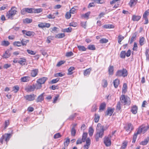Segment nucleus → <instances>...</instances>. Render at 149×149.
I'll use <instances>...</instances> for the list:
<instances>
[{
	"label": "nucleus",
	"instance_id": "34",
	"mask_svg": "<svg viewBox=\"0 0 149 149\" xmlns=\"http://www.w3.org/2000/svg\"><path fill=\"white\" fill-rule=\"evenodd\" d=\"M126 55V52L125 51H122L120 53V58H125Z\"/></svg>",
	"mask_w": 149,
	"mask_h": 149
},
{
	"label": "nucleus",
	"instance_id": "61",
	"mask_svg": "<svg viewBox=\"0 0 149 149\" xmlns=\"http://www.w3.org/2000/svg\"><path fill=\"white\" fill-rule=\"evenodd\" d=\"M73 55V53L72 52H67L65 54V56L67 57H70L72 56Z\"/></svg>",
	"mask_w": 149,
	"mask_h": 149
},
{
	"label": "nucleus",
	"instance_id": "5",
	"mask_svg": "<svg viewBox=\"0 0 149 149\" xmlns=\"http://www.w3.org/2000/svg\"><path fill=\"white\" fill-rule=\"evenodd\" d=\"M111 134H109L108 136H105L104 138V143L107 147H109L111 145Z\"/></svg>",
	"mask_w": 149,
	"mask_h": 149
},
{
	"label": "nucleus",
	"instance_id": "28",
	"mask_svg": "<svg viewBox=\"0 0 149 149\" xmlns=\"http://www.w3.org/2000/svg\"><path fill=\"white\" fill-rule=\"evenodd\" d=\"M75 69L74 68V67H71L68 69V74L69 75H71L73 72H72V71H73Z\"/></svg>",
	"mask_w": 149,
	"mask_h": 149
},
{
	"label": "nucleus",
	"instance_id": "49",
	"mask_svg": "<svg viewBox=\"0 0 149 149\" xmlns=\"http://www.w3.org/2000/svg\"><path fill=\"white\" fill-rule=\"evenodd\" d=\"M108 41V40L106 38H102L100 40V42L102 43H106Z\"/></svg>",
	"mask_w": 149,
	"mask_h": 149
},
{
	"label": "nucleus",
	"instance_id": "45",
	"mask_svg": "<svg viewBox=\"0 0 149 149\" xmlns=\"http://www.w3.org/2000/svg\"><path fill=\"white\" fill-rule=\"evenodd\" d=\"M61 135L59 133H57L55 134L54 136V138L55 139H56L61 137Z\"/></svg>",
	"mask_w": 149,
	"mask_h": 149
},
{
	"label": "nucleus",
	"instance_id": "35",
	"mask_svg": "<svg viewBox=\"0 0 149 149\" xmlns=\"http://www.w3.org/2000/svg\"><path fill=\"white\" fill-rule=\"evenodd\" d=\"M94 132V130L92 127H90L88 130V133L89 136H91L93 135Z\"/></svg>",
	"mask_w": 149,
	"mask_h": 149
},
{
	"label": "nucleus",
	"instance_id": "50",
	"mask_svg": "<svg viewBox=\"0 0 149 149\" xmlns=\"http://www.w3.org/2000/svg\"><path fill=\"white\" fill-rule=\"evenodd\" d=\"M104 28H114V26L111 24H107L104 26Z\"/></svg>",
	"mask_w": 149,
	"mask_h": 149
},
{
	"label": "nucleus",
	"instance_id": "51",
	"mask_svg": "<svg viewBox=\"0 0 149 149\" xmlns=\"http://www.w3.org/2000/svg\"><path fill=\"white\" fill-rule=\"evenodd\" d=\"M149 15V9L145 11L143 15V17H147V16Z\"/></svg>",
	"mask_w": 149,
	"mask_h": 149
},
{
	"label": "nucleus",
	"instance_id": "42",
	"mask_svg": "<svg viewBox=\"0 0 149 149\" xmlns=\"http://www.w3.org/2000/svg\"><path fill=\"white\" fill-rule=\"evenodd\" d=\"M88 49L90 50H95V47L93 45H89L88 47Z\"/></svg>",
	"mask_w": 149,
	"mask_h": 149
},
{
	"label": "nucleus",
	"instance_id": "27",
	"mask_svg": "<svg viewBox=\"0 0 149 149\" xmlns=\"http://www.w3.org/2000/svg\"><path fill=\"white\" fill-rule=\"evenodd\" d=\"M21 41L22 45L23 46H26V45L27 43L29 42V40L22 39L21 40Z\"/></svg>",
	"mask_w": 149,
	"mask_h": 149
},
{
	"label": "nucleus",
	"instance_id": "57",
	"mask_svg": "<svg viewBox=\"0 0 149 149\" xmlns=\"http://www.w3.org/2000/svg\"><path fill=\"white\" fill-rule=\"evenodd\" d=\"M77 115L76 113H74L71 115H70L68 118V119L69 120H72Z\"/></svg>",
	"mask_w": 149,
	"mask_h": 149
},
{
	"label": "nucleus",
	"instance_id": "14",
	"mask_svg": "<svg viewBox=\"0 0 149 149\" xmlns=\"http://www.w3.org/2000/svg\"><path fill=\"white\" fill-rule=\"evenodd\" d=\"M136 36L137 34L136 33H135L133 34L131 38L129 40V42L130 44H132L136 39Z\"/></svg>",
	"mask_w": 149,
	"mask_h": 149
},
{
	"label": "nucleus",
	"instance_id": "7",
	"mask_svg": "<svg viewBox=\"0 0 149 149\" xmlns=\"http://www.w3.org/2000/svg\"><path fill=\"white\" fill-rule=\"evenodd\" d=\"M38 69H33L31 71V75L32 77H35L38 74Z\"/></svg>",
	"mask_w": 149,
	"mask_h": 149
},
{
	"label": "nucleus",
	"instance_id": "8",
	"mask_svg": "<svg viewBox=\"0 0 149 149\" xmlns=\"http://www.w3.org/2000/svg\"><path fill=\"white\" fill-rule=\"evenodd\" d=\"M47 79V78L46 77H43L42 78L39 79L37 81V83L38 84H44L45 81Z\"/></svg>",
	"mask_w": 149,
	"mask_h": 149
},
{
	"label": "nucleus",
	"instance_id": "22",
	"mask_svg": "<svg viewBox=\"0 0 149 149\" xmlns=\"http://www.w3.org/2000/svg\"><path fill=\"white\" fill-rule=\"evenodd\" d=\"M30 79V77H29L26 76L24 77L21 78V81L23 82H25L29 81Z\"/></svg>",
	"mask_w": 149,
	"mask_h": 149
},
{
	"label": "nucleus",
	"instance_id": "20",
	"mask_svg": "<svg viewBox=\"0 0 149 149\" xmlns=\"http://www.w3.org/2000/svg\"><path fill=\"white\" fill-rule=\"evenodd\" d=\"M44 94L43 93L39 96L36 99V102H41L43 100V94Z\"/></svg>",
	"mask_w": 149,
	"mask_h": 149
},
{
	"label": "nucleus",
	"instance_id": "38",
	"mask_svg": "<svg viewBox=\"0 0 149 149\" xmlns=\"http://www.w3.org/2000/svg\"><path fill=\"white\" fill-rule=\"evenodd\" d=\"M127 88V84H124L122 88V92L123 93H125Z\"/></svg>",
	"mask_w": 149,
	"mask_h": 149
},
{
	"label": "nucleus",
	"instance_id": "37",
	"mask_svg": "<svg viewBox=\"0 0 149 149\" xmlns=\"http://www.w3.org/2000/svg\"><path fill=\"white\" fill-rule=\"evenodd\" d=\"M100 118V116L98 115L95 114V118L94 119L95 122L96 123H97L99 120Z\"/></svg>",
	"mask_w": 149,
	"mask_h": 149
},
{
	"label": "nucleus",
	"instance_id": "21",
	"mask_svg": "<svg viewBox=\"0 0 149 149\" xmlns=\"http://www.w3.org/2000/svg\"><path fill=\"white\" fill-rule=\"evenodd\" d=\"M91 70V68H89L84 70V75L85 76H88L90 73Z\"/></svg>",
	"mask_w": 149,
	"mask_h": 149
},
{
	"label": "nucleus",
	"instance_id": "26",
	"mask_svg": "<svg viewBox=\"0 0 149 149\" xmlns=\"http://www.w3.org/2000/svg\"><path fill=\"white\" fill-rule=\"evenodd\" d=\"M137 1V0H130L129 4L130 6L132 7V6L135 5Z\"/></svg>",
	"mask_w": 149,
	"mask_h": 149
},
{
	"label": "nucleus",
	"instance_id": "36",
	"mask_svg": "<svg viewBox=\"0 0 149 149\" xmlns=\"http://www.w3.org/2000/svg\"><path fill=\"white\" fill-rule=\"evenodd\" d=\"M77 47L80 51H85L86 50V48L84 46L79 45Z\"/></svg>",
	"mask_w": 149,
	"mask_h": 149
},
{
	"label": "nucleus",
	"instance_id": "41",
	"mask_svg": "<svg viewBox=\"0 0 149 149\" xmlns=\"http://www.w3.org/2000/svg\"><path fill=\"white\" fill-rule=\"evenodd\" d=\"M13 91H14L15 93H17L19 90V87L17 86H15L13 88Z\"/></svg>",
	"mask_w": 149,
	"mask_h": 149
},
{
	"label": "nucleus",
	"instance_id": "12",
	"mask_svg": "<svg viewBox=\"0 0 149 149\" xmlns=\"http://www.w3.org/2000/svg\"><path fill=\"white\" fill-rule=\"evenodd\" d=\"M22 32L24 34H25L26 36H33L34 33L32 31H27L26 30H23L22 31Z\"/></svg>",
	"mask_w": 149,
	"mask_h": 149
},
{
	"label": "nucleus",
	"instance_id": "32",
	"mask_svg": "<svg viewBox=\"0 0 149 149\" xmlns=\"http://www.w3.org/2000/svg\"><path fill=\"white\" fill-rule=\"evenodd\" d=\"M149 139H145L144 141H141L140 143V144L143 145H146L148 142Z\"/></svg>",
	"mask_w": 149,
	"mask_h": 149
},
{
	"label": "nucleus",
	"instance_id": "9",
	"mask_svg": "<svg viewBox=\"0 0 149 149\" xmlns=\"http://www.w3.org/2000/svg\"><path fill=\"white\" fill-rule=\"evenodd\" d=\"M114 110V108L111 109L110 108H108L105 113V115L111 116Z\"/></svg>",
	"mask_w": 149,
	"mask_h": 149
},
{
	"label": "nucleus",
	"instance_id": "4",
	"mask_svg": "<svg viewBox=\"0 0 149 149\" xmlns=\"http://www.w3.org/2000/svg\"><path fill=\"white\" fill-rule=\"evenodd\" d=\"M121 102L124 105H130L131 103L130 98L129 97H125L124 95H122L120 98Z\"/></svg>",
	"mask_w": 149,
	"mask_h": 149
},
{
	"label": "nucleus",
	"instance_id": "3",
	"mask_svg": "<svg viewBox=\"0 0 149 149\" xmlns=\"http://www.w3.org/2000/svg\"><path fill=\"white\" fill-rule=\"evenodd\" d=\"M128 74L127 70L125 68L118 70L116 72V75L118 77H126Z\"/></svg>",
	"mask_w": 149,
	"mask_h": 149
},
{
	"label": "nucleus",
	"instance_id": "2",
	"mask_svg": "<svg viewBox=\"0 0 149 149\" xmlns=\"http://www.w3.org/2000/svg\"><path fill=\"white\" fill-rule=\"evenodd\" d=\"M17 13L16 10V8L15 7H13L7 13L6 16L8 19H13V17Z\"/></svg>",
	"mask_w": 149,
	"mask_h": 149
},
{
	"label": "nucleus",
	"instance_id": "16",
	"mask_svg": "<svg viewBox=\"0 0 149 149\" xmlns=\"http://www.w3.org/2000/svg\"><path fill=\"white\" fill-rule=\"evenodd\" d=\"M125 129L127 132H128V130L131 131L133 129V126L131 123H128Z\"/></svg>",
	"mask_w": 149,
	"mask_h": 149
},
{
	"label": "nucleus",
	"instance_id": "6",
	"mask_svg": "<svg viewBox=\"0 0 149 149\" xmlns=\"http://www.w3.org/2000/svg\"><path fill=\"white\" fill-rule=\"evenodd\" d=\"M25 98L28 101H32L36 97V95L34 94L27 95L24 96Z\"/></svg>",
	"mask_w": 149,
	"mask_h": 149
},
{
	"label": "nucleus",
	"instance_id": "30",
	"mask_svg": "<svg viewBox=\"0 0 149 149\" xmlns=\"http://www.w3.org/2000/svg\"><path fill=\"white\" fill-rule=\"evenodd\" d=\"M77 6H74L70 10V12L71 14H74L76 13Z\"/></svg>",
	"mask_w": 149,
	"mask_h": 149
},
{
	"label": "nucleus",
	"instance_id": "33",
	"mask_svg": "<svg viewBox=\"0 0 149 149\" xmlns=\"http://www.w3.org/2000/svg\"><path fill=\"white\" fill-rule=\"evenodd\" d=\"M25 10L26 11V12L29 13H31L33 12V11L34 10V8H25Z\"/></svg>",
	"mask_w": 149,
	"mask_h": 149
},
{
	"label": "nucleus",
	"instance_id": "39",
	"mask_svg": "<svg viewBox=\"0 0 149 149\" xmlns=\"http://www.w3.org/2000/svg\"><path fill=\"white\" fill-rule=\"evenodd\" d=\"M121 109V104L120 102H118L116 106V111L118 112Z\"/></svg>",
	"mask_w": 149,
	"mask_h": 149
},
{
	"label": "nucleus",
	"instance_id": "58",
	"mask_svg": "<svg viewBox=\"0 0 149 149\" xmlns=\"http://www.w3.org/2000/svg\"><path fill=\"white\" fill-rule=\"evenodd\" d=\"M59 78H57L56 79H52L51 81L52 84L56 83L59 81Z\"/></svg>",
	"mask_w": 149,
	"mask_h": 149
},
{
	"label": "nucleus",
	"instance_id": "55",
	"mask_svg": "<svg viewBox=\"0 0 149 149\" xmlns=\"http://www.w3.org/2000/svg\"><path fill=\"white\" fill-rule=\"evenodd\" d=\"M10 44L9 42L8 41H4L2 42V45L3 46H7Z\"/></svg>",
	"mask_w": 149,
	"mask_h": 149
},
{
	"label": "nucleus",
	"instance_id": "46",
	"mask_svg": "<svg viewBox=\"0 0 149 149\" xmlns=\"http://www.w3.org/2000/svg\"><path fill=\"white\" fill-rule=\"evenodd\" d=\"M13 45L15 46H20L22 45L21 41V42L19 41L15 42H13Z\"/></svg>",
	"mask_w": 149,
	"mask_h": 149
},
{
	"label": "nucleus",
	"instance_id": "24",
	"mask_svg": "<svg viewBox=\"0 0 149 149\" xmlns=\"http://www.w3.org/2000/svg\"><path fill=\"white\" fill-rule=\"evenodd\" d=\"M119 80L118 79H116L113 81V84L114 87L117 88L119 84Z\"/></svg>",
	"mask_w": 149,
	"mask_h": 149
},
{
	"label": "nucleus",
	"instance_id": "59",
	"mask_svg": "<svg viewBox=\"0 0 149 149\" xmlns=\"http://www.w3.org/2000/svg\"><path fill=\"white\" fill-rule=\"evenodd\" d=\"M32 21V19L29 18H26L24 20V22H26L27 23H29L31 22Z\"/></svg>",
	"mask_w": 149,
	"mask_h": 149
},
{
	"label": "nucleus",
	"instance_id": "40",
	"mask_svg": "<svg viewBox=\"0 0 149 149\" xmlns=\"http://www.w3.org/2000/svg\"><path fill=\"white\" fill-rule=\"evenodd\" d=\"M76 132V130L74 128V127H73L71 130V135L72 136H75Z\"/></svg>",
	"mask_w": 149,
	"mask_h": 149
},
{
	"label": "nucleus",
	"instance_id": "11",
	"mask_svg": "<svg viewBox=\"0 0 149 149\" xmlns=\"http://www.w3.org/2000/svg\"><path fill=\"white\" fill-rule=\"evenodd\" d=\"M50 24L49 23H40L38 24V26L39 27L43 28V27H47L48 28L50 27Z\"/></svg>",
	"mask_w": 149,
	"mask_h": 149
},
{
	"label": "nucleus",
	"instance_id": "64",
	"mask_svg": "<svg viewBox=\"0 0 149 149\" xmlns=\"http://www.w3.org/2000/svg\"><path fill=\"white\" fill-rule=\"evenodd\" d=\"M81 25L82 27L85 28L86 27V22H81Z\"/></svg>",
	"mask_w": 149,
	"mask_h": 149
},
{
	"label": "nucleus",
	"instance_id": "63",
	"mask_svg": "<svg viewBox=\"0 0 149 149\" xmlns=\"http://www.w3.org/2000/svg\"><path fill=\"white\" fill-rule=\"evenodd\" d=\"M27 51L28 53L30 54L34 55L36 54V53L34 51L28 49Z\"/></svg>",
	"mask_w": 149,
	"mask_h": 149
},
{
	"label": "nucleus",
	"instance_id": "52",
	"mask_svg": "<svg viewBox=\"0 0 149 149\" xmlns=\"http://www.w3.org/2000/svg\"><path fill=\"white\" fill-rule=\"evenodd\" d=\"M72 31V29H62V31L63 32H70Z\"/></svg>",
	"mask_w": 149,
	"mask_h": 149
},
{
	"label": "nucleus",
	"instance_id": "47",
	"mask_svg": "<svg viewBox=\"0 0 149 149\" xmlns=\"http://www.w3.org/2000/svg\"><path fill=\"white\" fill-rule=\"evenodd\" d=\"M142 132V129L141 128H139L138 129L137 132L136 133H134V135H136L137 136L138 134H140Z\"/></svg>",
	"mask_w": 149,
	"mask_h": 149
},
{
	"label": "nucleus",
	"instance_id": "56",
	"mask_svg": "<svg viewBox=\"0 0 149 149\" xmlns=\"http://www.w3.org/2000/svg\"><path fill=\"white\" fill-rule=\"evenodd\" d=\"M70 140L69 138H67L66 141L64 142V144L65 146H67L70 143Z\"/></svg>",
	"mask_w": 149,
	"mask_h": 149
},
{
	"label": "nucleus",
	"instance_id": "13",
	"mask_svg": "<svg viewBox=\"0 0 149 149\" xmlns=\"http://www.w3.org/2000/svg\"><path fill=\"white\" fill-rule=\"evenodd\" d=\"M138 107L136 105H134L131 107V111L132 113L134 114H136L137 112Z\"/></svg>",
	"mask_w": 149,
	"mask_h": 149
},
{
	"label": "nucleus",
	"instance_id": "25",
	"mask_svg": "<svg viewBox=\"0 0 149 149\" xmlns=\"http://www.w3.org/2000/svg\"><path fill=\"white\" fill-rule=\"evenodd\" d=\"M106 107V104L105 102H104L101 103L100 106L99 110H103Z\"/></svg>",
	"mask_w": 149,
	"mask_h": 149
},
{
	"label": "nucleus",
	"instance_id": "18",
	"mask_svg": "<svg viewBox=\"0 0 149 149\" xmlns=\"http://www.w3.org/2000/svg\"><path fill=\"white\" fill-rule=\"evenodd\" d=\"M141 18V16L139 15H134L132 16V20L134 21H139Z\"/></svg>",
	"mask_w": 149,
	"mask_h": 149
},
{
	"label": "nucleus",
	"instance_id": "31",
	"mask_svg": "<svg viewBox=\"0 0 149 149\" xmlns=\"http://www.w3.org/2000/svg\"><path fill=\"white\" fill-rule=\"evenodd\" d=\"M87 133H84L82 135V140L83 142H85L87 138Z\"/></svg>",
	"mask_w": 149,
	"mask_h": 149
},
{
	"label": "nucleus",
	"instance_id": "62",
	"mask_svg": "<svg viewBox=\"0 0 149 149\" xmlns=\"http://www.w3.org/2000/svg\"><path fill=\"white\" fill-rule=\"evenodd\" d=\"M77 23L75 22H72L69 24V25L70 26H72L74 27H76L77 25Z\"/></svg>",
	"mask_w": 149,
	"mask_h": 149
},
{
	"label": "nucleus",
	"instance_id": "43",
	"mask_svg": "<svg viewBox=\"0 0 149 149\" xmlns=\"http://www.w3.org/2000/svg\"><path fill=\"white\" fill-rule=\"evenodd\" d=\"M141 129H142L143 133H144L148 130V129H149V125H148L147 126H145L143 127H142L141 128Z\"/></svg>",
	"mask_w": 149,
	"mask_h": 149
},
{
	"label": "nucleus",
	"instance_id": "15",
	"mask_svg": "<svg viewBox=\"0 0 149 149\" xmlns=\"http://www.w3.org/2000/svg\"><path fill=\"white\" fill-rule=\"evenodd\" d=\"M65 36L64 33H59L55 35V38L57 39L62 38L65 37Z\"/></svg>",
	"mask_w": 149,
	"mask_h": 149
},
{
	"label": "nucleus",
	"instance_id": "48",
	"mask_svg": "<svg viewBox=\"0 0 149 149\" xmlns=\"http://www.w3.org/2000/svg\"><path fill=\"white\" fill-rule=\"evenodd\" d=\"M145 39L144 37H143L141 38H140V40L139 41V42L140 45L142 46L144 44V40Z\"/></svg>",
	"mask_w": 149,
	"mask_h": 149
},
{
	"label": "nucleus",
	"instance_id": "54",
	"mask_svg": "<svg viewBox=\"0 0 149 149\" xmlns=\"http://www.w3.org/2000/svg\"><path fill=\"white\" fill-rule=\"evenodd\" d=\"M127 144V142L126 141L124 142L122 144V146H121V148L124 149H125L126 147Z\"/></svg>",
	"mask_w": 149,
	"mask_h": 149
},
{
	"label": "nucleus",
	"instance_id": "1",
	"mask_svg": "<svg viewBox=\"0 0 149 149\" xmlns=\"http://www.w3.org/2000/svg\"><path fill=\"white\" fill-rule=\"evenodd\" d=\"M108 128V127H104L100 123H98L96 128V132L95 135V138L96 141H99L100 138H102L104 136V131Z\"/></svg>",
	"mask_w": 149,
	"mask_h": 149
},
{
	"label": "nucleus",
	"instance_id": "19",
	"mask_svg": "<svg viewBox=\"0 0 149 149\" xmlns=\"http://www.w3.org/2000/svg\"><path fill=\"white\" fill-rule=\"evenodd\" d=\"M109 74L110 75H112L113 72V66L110 65L108 68Z\"/></svg>",
	"mask_w": 149,
	"mask_h": 149
},
{
	"label": "nucleus",
	"instance_id": "23",
	"mask_svg": "<svg viewBox=\"0 0 149 149\" xmlns=\"http://www.w3.org/2000/svg\"><path fill=\"white\" fill-rule=\"evenodd\" d=\"M10 135V134H7L3 135L4 137L5 141L6 142H7L9 140Z\"/></svg>",
	"mask_w": 149,
	"mask_h": 149
},
{
	"label": "nucleus",
	"instance_id": "29",
	"mask_svg": "<svg viewBox=\"0 0 149 149\" xmlns=\"http://www.w3.org/2000/svg\"><path fill=\"white\" fill-rule=\"evenodd\" d=\"M20 59L22 60L19 61L18 63L22 65H25L26 63V60L25 58H20Z\"/></svg>",
	"mask_w": 149,
	"mask_h": 149
},
{
	"label": "nucleus",
	"instance_id": "10",
	"mask_svg": "<svg viewBox=\"0 0 149 149\" xmlns=\"http://www.w3.org/2000/svg\"><path fill=\"white\" fill-rule=\"evenodd\" d=\"M35 85L33 84L32 86H30L25 88V90L27 92H31L34 91L36 88Z\"/></svg>",
	"mask_w": 149,
	"mask_h": 149
},
{
	"label": "nucleus",
	"instance_id": "60",
	"mask_svg": "<svg viewBox=\"0 0 149 149\" xmlns=\"http://www.w3.org/2000/svg\"><path fill=\"white\" fill-rule=\"evenodd\" d=\"M34 12L35 13H40L42 11V9L41 8H38L35 9L34 8Z\"/></svg>",
	"mask_w": 149,
	"mask_h": 149
},
{
	"label": "nucleus",
	"instance_id": "44",
	"mask_svg": "<svg viewBox=\"0 0 149 149\" xmlns=\"http://www.w3.org/2000/svg\"><path fill=\"white\" fill-rule=\"evenodd\" d=\"M124 37L123 36H121L119 35L118 37V42L120 44H121V41L124 39Z\"/></svg>",
	"mask_w": 149,
	"mask_h": 149
},
{
	"label": "nucleus",
	"instance_id": "17",
	"mask_svg": "<svg viewBox=\"0 0 149 149\" xmlns=\"http://www.w3.org/2000/svg\"><path fill=\"white\" fill-rule=\"evenodd\" d=\"M11 54L8 50H7L2 55L3 58H9Z\"/></svg>",
	"mask_w": 149,
	"mask_h": 149
},
{
	"label": "nucleus",
	"instance_id": "53",
	"mask_svg": "<svg viewBox=\"0 0 149 149\" xmlns=\"http://www.w3.org/2000/svg\"><path fill=\"white\" fill-rule=\"evenodd\" d=\"M70 13V12H67L65 15V17L67 19H69L70 18L71 16Z\"/></svg>",
	"mask_w": 149,
	"mask_h": 149
}]
</instances>
